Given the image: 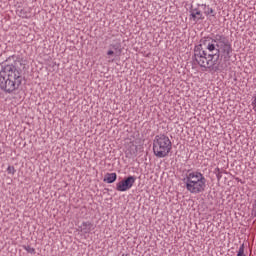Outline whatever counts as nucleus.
<instances>
[{
	"label": "nucleus",
	"mask_w": 256,
	"mask_h": 256,
	"mask_svg": "<svg viewBox=\"0 0 256 256\" xmlns=\"http://www.w3.org/2000/svg\"><path fill=\"white\" fill-rule=\"evenodd\" d=\"M251 215H252V217H256V201H255V203L253 204Z\"/></svg>",
	"instance_id": "15"
},
{
	"label": "nucleus",
	"mask_w": 256,
	"mask_h": 256,
	"mask_svg": "<svg viewBox=\"0 0 256 256\" xmlns=\"http://www.w3.org/2000/svg\"><path fill=\"white\" fill-rule=\"evenodd\" d=\"M23 248L25 249V251H27V253H31V255H35V248H31V246L27 245V246H23Z\"/></svg>",
	"instance_id": "13"
},
{
	"label": "nucleus",
	"mask_w": 256,
	"mask_h": 256,
	"mask_svg": "<svg viewBox=\"0 0 256 256\" xmlns=\"http://www.w3.org/2000/svg\"><path fill=\"white\" fill-rule=\"evenodd\" d=\"M110 47L115 51V55H117V57L121 55V52H122L121 42H116L115 44H111Z\"/></svg>",
	"instance_id": "9"
},
{
	"label": "nucleus",
	"mask_w": 256,
	"mask_h": 256,
	"mask_svg": "<svg viewBox=\"0 0 256 256\" xmlns=\"http://www.w3.org/2000/svg\"><path fill=\"white\" fill-rule=\"evenodd\" d=\"M201 7H204V14L215 17V10H213V8L207 6L206 4H202Z\"/></svg>",
	"instance_id": "10"
},
{
	"label": "nucleus",
	"mask_w": 256,
	"mask_h": 256,
	"mask_svg": "<svg viewBox=\"0 0 256 256\" xmlns=\"http://www.w3.org/2000/svg\"><path fill=\"white\" fill-rule=\"evenodd\" d=\"M237 256H246L245 255V244H242L238 250Z\"/></svg>",
	"instance_id": "12"
},
{
	"label": "nucleus",
	"mask_w": 256,
	"mask_h": 256,
	"mask_svg": "<svg viewBox=\"0 0 256 256\" xmlns=\"http://www.w3.org/2000/svg\"><path fill=\"white\" fill-rule=\"evenodd\" d=\"M201 43L194 48V61L197 65L214 73L227 71L233 57V46L229 37L225 34H215L212 37H204Z\"/></svg>",
	"instance_id": "1"
},
{
	"label": "nucleus",
	"mask_w": 256,
	"mask_h": 256,
	"mask_svg": "<svg viewBox=\"0 0 256 256\" xmlns=\"http://www.w3.org/2000/svg\"><path fill=\"white\" fill-rule=\"evenodd\" d=\"M207 183V179L201 172H191L186 176V189L189 193H203L205 191V187Z\"/></svg>",
	"instance_id": "4"
},
{
	"label": "nucleus",
	"mask_w": 256,
	"mask_h": 256,
	"mask_svg": "<svg viewBox=\"0 0 256 256\" xmlns=\"http://www.w3.org/2000/svg\"><path fill=\"white\" fill-rule=\"evenodd\" d=\"M117 181V173H107L104 177L105 183H115Z\"/></svg>",
	"instance_id": "7"
},
{
	"label": "nucleus",
	"mask_w": 256,
	"mask_h": 256,
	"mask_svg": "<svg viewBox=\"0 0 256 256\" xmlns=\"http://www.w3.org/2000/svg\"><path fill=\"white\" fill-rule=\"evenodd\" d=\"M22 65L20 61H16L15 65L0 66V89L5 93H13L21 87L23 76L21 69L17 68V64Z\"/></svg>",
	"instance_id": "2"
},
{
	"label": "nucleus",
	"mask_w": 256,
	"mask_h": 256,
	"mask_svg": "<svg viewBox=\"0 0 256 256\" xmlns=\"http://www.w3.org/2000/svg\"><path fill=\"white\" fill-rule=\"evenodd\" d=\"M135 181H137V178L135 176H128L124 178L122 181L116 184V191H129V189H131V187L135 185Z\"/></svg>",
	"instance_id": "5"
},
{
	"label": "nucleus",
	"mask_w": 256,
	"mask_h": 256,
	"mask_svg": "<svg viewBox=\"0 0 256 256\" xmlns=\"http://www.w3.org/2000/svg\"><path fill=\"white\" fill-rule=\"evenodd\" d=\"M93 227V224L91 222H83L80 226L81 231H84V233H90L91 229Z\"/></svg>",
	"instance_id": "8"
},
{
	"label": "nucleus",
	"mask_w": 256,
	"mask_h": 256,
	"mask_svg": "<svg viewBox=\"0 0 256 256\" xmlns=\"http://www.w3.org/2000/svg\"><path fill=\"white\" fill-rule=\"evenodd\" d=\"M15 172H16V170H15V167H14V166H8V168H7V173H8L9 175H15Z\"/></svg>",
	"instance_id": "14"
},
{
	"label": "nucleus",
	"mask_w": 256,
	"mask_h": 256,
	"mask_svg": "<svg viewBox=\"0 0 256 256\" xmlns=\"http://www.w3.org/2000/svg\"><path fill=\"white\" fill-rule=\"evenodd\" d=\"M214 173L218 181H221V178L223 177V173H225V170H220L219 168H215Z\"/></svg>",
	"instance_id": "11"
},
{
	"label": "nucleus",
	"mask_w": 256,
	"mask_h": 256,
	"mask_svg": "<svg viewBox=\"0 0 256 256\" xmlns=\"http://www.w3.org/2000/svg\"><path fill=\"white\" fill-rule=\"evenodd\" d=\"M171 149H173V144L171 143L169 136L165 134L155 136L153 140V153L156 157L159 159L167 157L169 153H171Z\"/></svg>",
	"instance_id": "3"
},
{
	"label": "nucleus",
	"mask_w": 256,
	"mask_h": 256,
	"mask_svg": "<svg viewBox=\"0 0 256 256\" xmlns=\"http://www.w3.org/2000/svg\"><path fill=\"white\" fill-rule=\"evenodd\" d=\"M107 55H108V56L115 55V51L109 50V51L107 52Z\"/></svg>",
	"instance_id": "16"
},
{
	"label": "nucleus",
	"mask_w": 256,
	"mask_h": 256,
	"mask_svg": "<svg viewBox=\"0 0 256 256\" xmlns=\"http://www.w3.org/2000/svg\"><path fill=\"white\" fill-rule=\"evenodd\" d=\"M190 17L195 23L205 19V17H203V14L201 13V10H199L198 8H191Z\"/></svg>",
	"instance_id": "6"
}]
</instances>
